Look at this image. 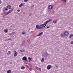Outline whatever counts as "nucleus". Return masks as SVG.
I'll list each match as a JSON object with an SVG mask.
<instances>
[{
	"instance_id": "f257e3e1",
	"label": "nucleus",
	"mask_w": 73,
	"mask_h": 73,
	"mask_svg": "<svg viewBox=\"0 0 73 73\" xmlns=\"http://www.w3.org/2000/svg\"><path fill=\"white\" fill-rule=\"evenodd\" d=\"M52 19H50L47 21L45 22L43 24L40 25L39 26L40 29H41L43 28H45V27L46 26V25L48 24V23H49L50 21H52Z\"/></svg>"
},
{
	"instance_id": "f03ea898",
	"label": "nucleus",
	"mask_w": 73,
	"mask_h": 73,
	"mask_svg": "<svg viewBox=\"0 0 73 73\" xmlns=\"http://www.w3.org/2000/svg\"><path fill=\"white\" fill-rule=\"evenodd\" d=\"M13 10V9L12 10L11 9L8 12H6L7 13L6 14V15H8V14H9V13H11V12H12Z\"/></svg>"
},
{
	"instance_id": "7ed1b4c3",
	"label": "nucleus",
	"mask_w": 73,
	"mask_h": 73,
	"mask_svg": "<svg viewBox=\"0 0 73 73\" xmlns=\"http://www.w3.org/2000/svg\"><path fill=\"white\" fill-rule=\"evenodd\" d=\"M52 67V65H48L47 67V69L48 70H49L51 69Z\"/></svg>"
},
{
	"instance_id": "20e7f679",
	"label": "nucleus",
	"mask_w": 73,
	"mask_h": 73,
	"mask_svg": "<svg viewBox=\"0 0 73 73\" xmlns=\"http://www.w3.org/2000/svg\"><path fill=\"white\" fill-rule=\"evenodd\" d=\"M24 5H25V3H22L19 5V7L20 8H21V7H23V6H24Z\"/></svg>"
},
{
	"instance_id": "39448f33",
	"label": "nucleus",
	"mask_w": 73,
	"mask_h": 73,
	"mask_svg": "<svg viewBox=\"0 0 73 73\" xmlns=\"http://www.w3.org/2000/svg\"><path fill=\"white\" fill-rule=\"evenodd\" d=\"M48 7L49 9H52L53 8V6L52 5H49Z\"/></svg>"
},
{
	"instance_id": "423d86ee",
	"label": "nucleus",
	"mask_w": 73,
	"mask_h": 73,
	"mask_svg": "<svg viewBox=\"0 0 73 73\" xmlns=\"http://www.w3.org/2000/svg\"><path fill=\"white\" fill-rule=\"evenodd\" d=\"M64 34L66 36H68V35H69V33L68 31H66L64 32Z\"/></svg>"
},
{
	"instance_id": "0eeeda50",
	"label": "nucleus",
	"mask_w": 73,
	"mask_h": 73,
	"mask_svg": "<svg viewBox=\"0 0 73 73\" xmlns=\"http://www.w3.org/2000/svg\"><path fill=\"white\" fill-rule=\"evenodd\" d=\"M35 68L36 69H37V70H40V71H41V68H38L37 67H35Z\"/></svg>"
},
{
	"instance_id": "6e6552de",
	"label": "nucleus",
	"mask_w": 73,
	"mask_h": 73,
	"mask_svg": "<svg viewBox=\"0 0 73 73\" xmlns=\"http://www.w3.org/2000/svg\"><path fill=\"white\" fill-rule=\"evenodd\" d=\"M17 52H16V51H15V53L14 54V57H16V56H17Z\"/></svg>"
},
{
	"instance_id": "1a4fd4ad",
	"label": "nucleus",
	"mask_w": 73,
	"mask_h": 73,
	"mask_svg": "<svg viewBox=\"0 0 73 73\" xmlns=\"http://www.w3.org/2000/svg\"><path fill=\"white\" fill-rule=\"evenodd\" d=\"M43 34V32H41L39 34V35H37L38 36H42Z\"/></svg>"
},
{
	"instance_id": "9d476101",
	"label": "nucleus",
	"mask_w": 73,
	"mask_h": 73,
	"mask_svg": "<svg viewBox=\"0 0 73 73\" xmlns=\"http://www.w3.org/2000/svg\"><path fill=\"white\" fill-rule=\"evenodd\" d=\"M23 60H27V57L25 56H24L23 58H22Z\"/></svg>"
},
{
	"instance_id": "9b49d317",
	"label": "nucleus",
	"mask_w": 73,
	"mask_h": 73,
	"mask_svg": "<svg viewBox=\"0 0 73 73\" xmlns=\"http://www.w3.org/2000/svg\"><path fill=\"white\" fill-rule=\"evenodd\" d=\"M7 8H8V9H11V5H8L7 6Z\"/></svg>"
},
{
	"instance_id": "f8f14e48",
	"label": "nucleus",
	"mask_w": 73,
	"mask_h": 73,
	"mask_svg": "<svg viewBox=\"0 0 73 73\" xmlns=\"http://www.w3.org/2000/svg\"><path fill=\"white\" fill-rule=\"evenodd\" d=\"M36 29H40V26L38 25H37L36 26Z\"/></svg>"
},
{
	"instance_id": "ddd939ff",
	"label": "nucleus",
	"mask_w": 73,
	"mask_h": 73,
	"mask_svg": "<svg viewBox=\"0 0 73 73\" xmlns=\"http://www.w3.org/2000/svg\"><path fill=\"white\" fill-rule=\"evenodd\" d=\"M65 35L64 34H61V36L62 37H65Z\"/></svg>"
},
{
	"instance_id": "4468645a",
	"label": "nucleus",
	"mask_w": 73,
	"mask_h": 73,
	"mask_svg": "<svg viewBox=\"0 0 73 73\" xmlns=\"http://www.w3.org/2000/svg\"><path fill=\"white\" fill-rule=\"evenodd\" d=\"M25 44V40H24L21 44V45H23Z\"/></svg>"
},
{
	"instance_id": "2eb2a0df",
	"label": "nucleus",
	"mask_w": 73,
	"mask_h": 73,
	"mask_svg": "<svg viewBox=\"0 0 73 73\" xmlns=\"http://www.w3.org/2000/svg\"><path fill=\"white\" fill-rule=\"evenodd\" d=\"M7 73H11V70H8L7 71Z\"/></svg>"
},
{
	"instance_id": "dca6fc26",
	"label": "nucleus",
	"mask_w": 73,
	"mask_h": 73,
	"mask_svg": "<svg viewBox=\"0 0 73 73\" xmlns=\"http://www.w3.org/2000/svg\"><path fill=\"white\" fill-rule=\"evenodd\" d=\"M57 20H56L55 21H54L53 22V23H54V24H56V23H57Z\"/></svg>"
},
{
	"instance_id": "f3484780",
	"label": "nucleus",
	"mask_w": 73,
	"mask_h": 73,
	"mask_svg": "<svg viewBox=\"0 0 73 73\" xmlns=\"http://www.w3.org/2000/svg\"><path fill=\"white\" fill-rule=\"evenodd\" d=\"M41 62H44V58H42V59L41 60Z\"/></svg>"
},
{
	"instance_id": "a211bd4d",
	"label": "nucleus",
	"mask_w": 73,
	"mask_h": 73,
	"mask_svg": "<svg viewBox=\"0 0 73 73\" xmlns=\"http://www.w3.org/2000/svg\"><path fill=\"white\" fill-rule=\"evenodd\" d=\"M4 9L5 10V11H8V9L6 7H5L4 8Z\"/></svg>"
},
{
	"instance_id": "6ab92c4d",
	"label": "nucleus",
	"mask_w": 73,
	"mask_h": 73,
	"mask_svg": "<svg viewBox=\"0 0 73 73\" xmlns=\"http://www.w3.org/2000/svg\"><path fill=\"white\" fill-rule=\"evenodd\" d=\"M21 69H25V67L24 66H23L21 67Z\"/></svg>"
},
{
	"instance_id": "aec40b11",
	"label": "nucleus",
	"mask_w": 73,
	"mask_h": 73,
	"mask_svg": "<svg viewBox=\"0 0 73 73\" xmlns=\"http://www.w3.org/2000/svg\"><path fill=\"white\" fill-rule=\"evenodd\" d=\"M28 58L29 61H32V58H30V57H29Z\"/></svg>"
},
{
	"instance_id": "412c9836",
	"label": "nucleus",
	"mask_w": 73,
	"mask_h": 73,
	"mask_svg": "<svg viewBox=\"0 0 73 73\" xmlns=\"http://www.w3.org/2000/svg\"><path fill=\"white\" fill-rule=\"evenodd\" d=\"M25 64H28V62L27 61V60H25Z\"/></svg>"
},
{
	"instance_id": "4be33fe9",
	"label": "nucleus",
	"mask_w": 73,
	"mask_h": 73,
	"mask_svg": "<svg viewBox=\"0 0 73 73\" xmlns=\"http://www.w3.org/2000/svg\"><path fill=\"white\" fill-rule=\"evenodd\" d=\"M8 30L6 29L5 30V31H4V32H5V33H7V32H8Z\"/></svg>"
},
{
	"instance_id": "5701e85b",
	"label": "nucleus",
	"mask_w": 73,
	"mask_h": 73,
	"mask_svg": "<svg viewBox=\"0 0 73 73\" xmlns=\"http://www.w3.org/2000/svg\"><path fill=\"white\" fill-rule=\"evenodd\" d=\"M70 37V38H72V37H73V35H71L70 36H69Z\"/></svg>"
},
{
	"instance_id": "b1692460",
	"label": "nucleus",
	"mask_w": 73,
	"mask_h": 73,
	"mask_svg": "<svg viewBox=\"0 0 73 73\" xmlns=\"http://www.w3.org/2000/svg\"><path fill=\"white\" fill-rule=\"evenodd\" d=\"M8 53L9 54H11V52L10 51H9L8 52Z\"/></svg>"
},
{
	"instance_id": "393cba45",
	"label": "nucleus",
	"mask_w": 73,
	"mask_h": 73,
	"mask_svg": "<svg viewBox=\"0 0 73 73\" xmlns=\"http://www.w3.org/2000/svg\"><path fill=\"white\" fill-rule=\"evenodd\" d=\"M62 1H64V2H66V0H62Z\"/></svg>"
},
{
	"instance_id": "a878e982",
	"label": "nucleus",
	"mask_w": 73,
	"mask_h": 73,
	"mask_svg": "<svg viewBox=\"0 0 73 73\" xmlns=\"http://www.w3.org/2000/svg\"><path fill=\"white\" fill-rule=\"evenodd\" d=\"M22 34L23 35H24L25 34V32H23L22 33Z\"/></svg>"
},
{
	"instance_id": "bb28decb",
	"label": "nucleus",
	"mask_w": 73,
	"mask_h": 73,
	"mask_svg": "<svg viewBox=\"0 0 73 73\" xmlns=\"http://www.w3.org/2000/svg\"><path fill=\"white\" fill-rule=\"evenodd\" d=\"M28 1V0H24V2H27Z\"/></svg>"
},
{
	"instance_id": "cd10ccee",
	"label": "nucleus",
	"mask_w": 73,
	"mask_h": 73,
	"mask_svg": "<svg viewBox=\"0 0 73 73\" xmlns=\"http://www.w3.org/2000/svg\"><path fill=\"white\" fill-rule=\"evenodd\" d=\"M20 52H24V50H20Z\"/></svg>"
},
{
	"instance_id": "c85d7f7f",
	"label": "nucleus",
	"mask_w": 73,
	"mask_h": 73,
	"mask_svg": "<svg viewBox=\"0 0 73 73\" xmlns=\"http://www.w3.org/2000/svg\"><path fill=\"white\" fill-rule=\"evenodd\" d=\"M71 44H73V41H72L71 42Z\"/></svg>"
},
{
	"instance_id": "c756f323",
	"label": "nucleus",
	"mask_w": 73,
	"mask_h": 73,
	"mask_svg": "<svg viewBox=\"0 0 73 73\" xmlns=\"http://www.w3.org/2000/svg\"><path fill=\"white\" fill-rule=\"evenodd\" d=\"M1 0H0V4H1Z\"/></svg>"
},
{
	"instance_id": "7c9ffc66",
	"label": "nucleus",
	"mask_w": 73,
	"mask_h": 73,
	"mask_svg": "<svg viewBox=\"0 0 73 73\" xmlns=\"http://www.w3.org/2000/svg\"><path fill=\"white\" fill-rule=\"evenodd\" d=\"M30 41V40H28L27 41L28 42H29Z\"/></svg>"
},
{
	"instance_id": "2f4dec72",
	"label": "nucleus",
	"mask_w": 73,
	"mask_h": 73,
	"mask_svg": "<svg viewBox=\"0 0 73 73\" xmlns=\"http://www.w3.org/2000/svg\"><path fill=\"white\" fill-rule=\"evenodd\" d=\"M9 64H12V62H9Z\"/></svg>"
},
{
	"instance_id": "473e14b6",
	"label": "nucleus",
	"mask_w": 73,
	"mask_h": 73,
	"mask_svg": "<svg viewBox=\"0 0 73 73\" xmlns=\"http://www.w3.org/2000/svg\"><path fill=\"white\" fill-rule=\"evenodd\" d=\"M12 40V39L10 38H9V40Z\"/></svg>"
},
{
	"instance_id": "72a5a7b5",
	"label": "nucleus",
	"mask_w": 73,
	"mask_h": 73,
	"mask_svg": "<svg viewBox=\"0 0 73 73\" xmlns=\"http://www.w3.org/2000/svg\"><path fill=\"white\" fill-rule=\"evenodd\" d=\"M17 12H19V9L17 10Z\"/></svg>"
},
{
	"instance_id": "f704fd0d",
	"label": "nucleus",
	"mask_w": 73,
	"mask_h": 73,
	"mask_svg": "<svg viewBox=\"0 0 73 73\" xmlns=\"http://www.w3.org/2000/svg\"><path fill=\"white\" fill-rule=\"evenodd\" d=\"M47 28H49V27H47Z\"/></svg>"
},
{
	"instance_id": "c9c22d12",
	"label": "nucleus",
	"mask_w": 73,
	"mask_h": 73,
	"mask_svg": "<svg viewBox=\"0 0 73 73\" xmlns=\"http://www.w3.org/2000/svg\"><path fill=\"white\" fill-rule=\"evenodd\" d=\"M20 10H19V12H20Z\"/></svg>"
},
{
	"instance_id": "e433bc0d",
	"label": "nucleus",
	"mask_w": 73,
	"mask_h": 73,
	"mask_svg": "<svg viewBox=\"0 0 73 73\" xmlns=\"http://www.w3.org/2000/svg\"><path fill=\"white\" fill-rule=\"evenodd\" d=\"M7 40H9V39H8Z\"/></svg>"
},
{
	"instance_id": "4c0bfd02",
	"label": "nucleus",
	"mask_w": 73,
	"mask_h": 73,
	"mask_svg": "<svg viewBox=\"0 0 73 73\" xmlns=\"http://www.w3.org/2000/svg\"><path fill=\"white\" fill-rule=\"evenodd\" d=\"M13 33V34H14V33Z\"/></svg>"
},
{
	"instance_id": "58836bf2",
	"label": "nucleus",
	"mask_w": 73,
	"mask_h": 73,
	"mask_svg": "<svg viewBox=\"0 0 73 73\" xmlns=\"http://www.w3.org/2000/svg\"><path fill=\"white\" fill-rule=\"evenodd\" d=\"M29 16H31V15H30V14H29Z\"/></svg>"
}]
</instances>
